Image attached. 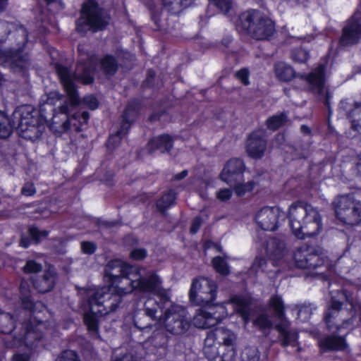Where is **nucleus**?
Wrapping results in <instances>:
<instances>
[{"instance_id": "nucleus-43", "label": "nucleus", "mask_w": 361, "mask_h": 361, "mask_svg": "<svg viewBox=\"0 0 361 361\" xmlns=\"http://www.w3.org/2000/svg\"><path fill=\"white\" fill-rule=\"evenodd\" d=\"M291 55L293 61L300 63H305L310 59L309 51L302 48L295 49L292 51Z\"/></svg>"}, {"instance_id": "nucleus-27", "label": "nucleus", "mask_w": 361, "mask_h": 361, "mask_svg": "<svg viewBox=\"0 0 361 361\" xmlns=\"http://www.w3.org/2000/svg\"><path fill=\"white\" fill-rule=\"evenodd\" d=\"M99 66L102 73L108 76L113 77L119 69V63L115 56L106 54L99 60Z\"/></svg>"}, {"instance_id": "nucleus-42", "label": "nucleus", "mask_w": 361, "mask_h": 361, "mask_svg": "<svg viewBox=\"0 0 361 361\" xmlns=\"http://www.w3.org/2000/svg\"><path fill=\"white\" fill-rule=\"evenodd\" d=\"M80 104L92 111L96 110L99 106V100L93 94L85 95L82 99H80Z\"/></svg>"}, {"instance_id": "nucleus-12", "label": "nucleus", "mask_w": 361, "mask_h": 361, "mask_svg": "<svg viewBox=\"0 0 361 361\" xmlns=\"http://www.w3.org/2000/svg\"><path fill=\"white\" fill-rule=\"evenodd\" d=\"M269 307L274 312V316L279 321L274 329L278 332L279 343L283 348L295 347L298 344L299 333L291 329V322L286 317V307L281 296L273 295L269 300Z\"/></svg>"}, {"instance_id": "nucleus-54", "label": "nucleus", "mask_w": 361, "mask_h": 361, "mask_svg": "<svg viewBox=\"0 0 361 361\" xmlns=\"http://www.w3.org/2000/svg\"><path fill=\"white\" fill-rule=\"evenodd\" d=\"M202 223V218L200 216H196L191 222L190 233L191 234H196L198 232Z\"/></svg>"}, {"instance_id": "nucleus-58", "label": "nucleus", "mask_w": 361, "mask_h": 361, "mask_svg": "<svg viewBox=\"0 0 361 361\" xmlns=\"http://www.w3.org/2000/svg\"><path fill=\"white\" fill-rule=\"evenodd\" d=\"M32 239H30V236H21L20 239V246L23 248H27L31 245Z\"/></svg>"}, {"instance_id": "nucleus-4", "label": "nucleus", "mask_w": 361, "mask_h": 361, "mask_svg": "<svg viewBox=\"0 0 361 361\" xmlns=\"http://www.w3.org/2000/svg\"><path fill=\"white\" fill-rule=\"evenodd\" d=\"M54 68L66 96L57 92H51L47 97V103L54 104V99H56V102H59L56 109V114L67 116L70 107L79 106L80 104V97L75 80L82 85H92L95 81L96 66L92 61H82L78 63L76 71L72 73L69 67L57 62Z\"/></svg>"}, {"instance_id": "nucleus-10", "label": "nucleus", "mask_w": 361, "mask_h": 361, "mask_svg": "<svg viewBox=\"0 0 361 361\" xmlns=\"http://www.w3.org/2000/svg\"><path fill=\"white\" fill-rule=\"evenodd\" d=\"M109 25L104 10L97 0H85L81 5L80 17L75 21V30L81 35L88 31L97 32L104 30Z\"/></svg>"}, {"instance_id": "nucleus-3", "label": "nucleus", "mask_w": 361, "mask_h": 361, "mask_svg": "<svg viewBox=\"0 0 361 361\" xmlns=\"http://www.w3.org/2000/svg\"><path fill=\"white\" fill-rule=\"evenodd\" d=\"M217 293L218 285L214 280L204 276L192 279L188 295L190 303L200 307L193 317L196 328H212L226 317L225 306L215 302Z\"/></svg>"}, {"instance_id": "nucleus-40", "label": "nucleus", "mask_w": 361, "mask_h": 361, "mask_svg": "<svg viewBox=\"0 0 361 361\" xmlns=\"http://www.w3.org/2000/svg\"><path fill=\"white\" fill-rule=\"evenodd\" d=\"M317 307L311 303H303L298 307V317L303 320H308L310 319L313 314V310H316Z\"/></svg>"}, {"instance_id": "nucleus-15", "label": "nucleus", "mask_w": 361, "mask_h": 361, "mask_svg": "<svg viewBox=\"0 0 361 361\" xmlns=\"http://www.w3.org/2000/svg\"><path fill=\"white\" fill-rule=\"evenodd\" d=\"M265 256H256L254 259L253 267L257 271L268 272L267 269L268 260L273 267H276L281 262L286 252L285 243L276 237H268L262 243Z\"/></svg>"}, {"instance_id": "nucleus-50", "label": "nucleus", "mask_w": 361, "mask_h": 361, "mask_svg": "<svg viewBox=\"0 0 361 361\" xmlns=\"http://www.w3.org/2000/svg\"><path fill=\"white\" fill-rule=\"evenodd\" d=\"M235 77L240 82L247 86L250 85V71L247 68H242L235 73Z\"/></svg>"}, {"instance_id": "nucleus-29", "label": "nucleus", "mask_w": 361, "mask_h": 361, "mask_svg": "<svg viewBox=\"0 0 361 361\" xmlns=\"http://www.w3.org/2000/svg\"><path fill=\"white\" fill-rule=\"evenodd\" d=\"M177 193L174 190L170 189L164 192L157 201L156 207L161 213L166 212L169 208L174 206L176 203Z\"/></svg>"}, {"instance_id": "nucleus-20", "label": "nucleus", "mask_w": 361, "mask_h": 361, "mask_svg": "<svg viewBox=\"0 0 361 361\" xmlns=\"http://www.w3.org/2000/svg\"><path fill=\"white\" fill-rule=\"evenodd\" d=\"M284 219V214H281L279 207H264L255 215V220L264 231H274L279 226V219Z\"/></svg>"}, {"instance_id": "nucleus-41", "label": "nucleus", "mask_w": 361, "mask_h": 361, "mask_svg": "<svg viewBox=\"0 0 361 361\" xmlns=\"http://www.w3.org/2000/svg\"><path fill=\"white\" fill-rule=\"evenodd\" d=\"M253 324L258 327L259 330L263 331L274 328L272 322L266 314L259 315L254 321Z\"/></svg>"}, {"instance_id": "nucleus-32", "label": "nucleus", "mask_w": 361, "mask_h": 361, "mask_svg": "<svg viewBox=\"0 0 361 361\" xmlns=\"http://www.w3.org/2000/svg\"><path fill=\"white\" fill-rule=\"evenodd\" d=\"M288 121V116L285 112L269 116L265 122L268 130L276 131L280 128L285 126Z\"/></svg>"}, {"instance_id": "nucleus-28", "label": "nucleus", "mask_w": 361, "mask_h": 361, "mask_svg": "<svg viewBox=\"0 0 361 361\" xmlns=\"http://www.w3.org/2000/svg\"><path fill=\"white\" fill-rule=\"evenodd\" d=\"M195 0H162L164 8L170 15L178 16L184 9L192 6Z\"/></svg>"}, {"instance_id": "nucleus-55", "label": "nucleus", "mask_w": 361, "mask_h": 361, "mask_svg": "<svg viewBox=\"0 0 361 361\" xmlns=\"http://www.w3.org/2000/svg\"><path fill=\"white\" fill-rule=\"evenodd\" d=\"M166 114H168V111L166 109H161L160 111H154L149 116L148 121L152 123L158 121L161 119V118L163 116Z\"/></svg>"}, {"instance_id": "nucleus-2", "label": "nucleus", "mask_w": 361, "mask_h": 361, "mask_svg": "<svg viewBox=\"0 0 361 361\" xmlns=\"http://www.w3.org/2000/svg\"><path fill=\"white\" fill-rule=\"evenodd\" d=\"M56 102L54 99V104H48L47 102L40 104L39 109H36L30 104L19 106L14 110L11 118L0 111V139L9 137L16 125L19 136L22 138L32 142L39 139L44 132L47 123L46 105L50 106L51 110L53 111L54 119L60 116H63L65 121L63 122V126L64 128H69L72 124L76 131H81L82 127L88 123L89 112L83 111L71 114L72 111L78 107L71 106L67 116L63 114H56V109L59 106L56 105Z\"/></svg>"}, {"instance_id": "nucleus-21", "label": "nucleus", "mask_w": 361, "mask_h": 361, "mask_svg": "<svg viewBox=\"0 0 361 361\" xmlns=\"http://www.w3.org/2000/svg\"><path fill=\"white\" fill-rule=\"evenodd\" d=\"M267 141L264 133L259 130L252 131L245 142V151L248 157L254 159L263 157L267 149Z\"/></svg>"}, {"instance_id": "nucleus-18", "label": "nucleus", "mask_w": 361, "mask_h": 361, "mask_svg": "<svg viewBox=\"0 0 361 361\" xmlns=\"http://www.w3.org/2000/svg\"><path fill=\"white\" fill-rule=\"evenodd\" d=\"M361 39V11L356 10L342 29L339 44L346 47L357 44Z\"/></svg>"}, {"instance_id": "nucleus-35", "label": "nucleus", "mask_w": 361, "mask_h": 361, "mask_svg": "<svg viewBox=\"0 0 361 361\" xmlns=\"http://www.w3.org/2000/svg\"><path fill=\"white\" fill-rule=\"evenodd\" d=\"M242 182L243 181L238 182L231 186L233 188V191L238 197H243L247 192H252L256 185L254 180H249L247 183Z\"/></svg>"}, {"instance_id": "nucleus-24", "label": "nucleus", "mask_w": 361, "mask_h": 361, "mask_svg": "<svg viewBox=\"0 0 361 361\" xmlns=\"http://www.w3.org/2000/svg\"><path fill=\"white\" fill-rule=\"evenodd\" d=\"M329 331L331 332V335H327L319 341L318 346L320 350L322 353L346 350L348 348V344L345 336H338L339 331L334 333L335 329Z\"/></svg>"}, {"instance_id": "nucleus-36", "label": "nucleus", "mask_w": 361, "mask_h": 361, "mask_svg": "<svg viewBox=\"0 0 361 361\" xmlns=\"http://www.w3.org/2000/svg\"><path fill=\"white\" fill-rule=\"evenodd\" d=\"M27 234L30 239L35 244L39 243L43 239L48 237L49 231L47 230H40L35 226H31L28 228Z\"/></svg>"}, {"instance_id": "nucleus-48", "label": "nucleus", "mask_w": 361, "mask_h": 361, "mask_svg": "<svg viewBox=\"0 0 361 361\" xmlns=\"http://www.w3.org/2000/svg\"><path fill=\"white\" fill-rule=\"evenodd\" d=\"M152 339L154 345L158 347L164 348L168 345L169 338L164 332H154Z\"/></svg>"}, {"instance_id": "nucleus-22", "label": "nucleus", "mask_w": 361, "mask_h": 361, "mask_svg": "<svg viewBox=\"0 0 361 361\" xmlns=\"http://www.w3.org/2000/svg\"><path fill=\"white\" fill-rule=\"evenodd\" d=\"M58 281V273L53 266L44 270L42 274L32 279V286L39 293L51 291Z\"/></svg>"}, {"instance_id": "nucleus-52", "label": "nucleus", "mask_w": 361, "mask_h": 361, "mask_svg": "<svg viewBox=\"0 0 361 361\" xmlns=\"http://www.w3.org/2000/svg\"><path fill=\"white\" fill-rule=\"evenodd\" d=\"M36 193V188L33 183L26 182L21 188V194L25 197L34 196Z\"/></svg>"}, {"instance_id": "nucleus-39", "label": "nucleus", "mask_w": 361, "mask_h": 361, "mask_svg": "<svg viewBox=\"0 0 361 361\" xmlns=\"http://www.w3.org/2000/svg\"><path fill=\"white\" fill-rule=\"evenodd\" d=\"M28 63L27 59L23 53L16 61H15L9 67L16 73H24L27 71V66Z\"/></svg>"}, {"instance_id": "nucleus-46", "label": "nucleus", "mask_w": 361, "mask_h": 361, "mask_svg": "<svg viewBox=\"0 0 361 361\" xmlns=\"http://www.w3.org/2000/svg\"><path fill=\"white\" fill-rule=\"evenodd\" d=\"M209 1L224 13H228L233 7L232 0H209Z\"/></svg>"}, {"instance_id": "nucleus-13", "label": "nucleus", "mask_w": 361, "mask_h": 361, "mask_svg": "<svg viewBox=\"0 0 361 361\" xmlns=\"http://www.w3.org/2000/svg\"><path fill=\"white\" fill-rule=\"evenodd\" d=\"M142 104L140 99L134 98L129 100L119 119V126L115 134L110 135L106 141L108 147H118L123 138L128 135L133 125L140 116Z\"/></svg>"}, {"instance_id": "nucleus-45", "label": "nucleus", "mask_w": 361, "mask_h": 361, "mask_svg": "<svg viewBox=\"0 0 361 361\" xmlns=\"http://www.w3.org/2000/svg\"><path fill=\"white\" fill-rule=\"evenodd\" d=\"M42 269V264L34 259L27 260L23 268L25 274H37L40 272Z\"/></svg>"}, {"instance_id": "nucleus-44", "label": "nucleus", "mask_w": 361, "mask_h": 361, "mask_svg": "<svg viewBox=\"0 0 361 361\" xmlns=\"http://www.w3.org/2000/svg\"><path fill=\"white\" fill-rule=\"evenodd\" d=\"M156 72L153 68H148L146 77L142 82L143 88L153 89L155 87Z\"/></svg>"}, {"instance_id": "nucleus-7", "label": "nucleus", "mask_w": 361, "mask_h": 361, "mask_svg": "<svg viewBox=\"0 0 361 361\" xmlns=\"http://www.w3.org/2000/svg\"><path fill=\"white\" fill-rule=\"evenodd\" d=\"M287 217L293 235L298 239L315 236L322 228L319 211L304 201L293 203L288 209Z\"/></svg>"}, {"instance_id": "nucleus-23", "label": "nucleus", "mask_w": 361, "mask_h": 361, "mask_svg": "<svg viewBox=\"0 0 361 361\" xmlns=\"http://www.w3.org/2000/svg\"><path fill=\"white\" fill-rule=\"evenodd\" d=\"M175 139L169 133H162L150 138L146 145L148 154H152L156 151L161 154H169L174 146Z\"/></svg>"}, {"instance_id": "nucleus-26", "label": "nucleus", "mask_w": 361, "mask_h": 361, "mask_svg": "<svg viewBox=\"0 0 361 361\" xmlns=\"http://www.w3.org/2000/svg\"><path fill=\"white\" fill-rule=\"evenodd\" d=\"M230 302L235 308L236 312L244 319H247L250 315L252 298L249 295L235 294L231 297Z\"/></svg>"}, {"instance_id": "nucleus-34", "label": "nucleus", "mask_w": 361, "mask_h": 361, "mask_svg": "<svg viewBox=\"0 0 361 361\" xmlns=\"http://www.w3.org/2000/svg\"><path fill=\"white\" fill-rule=\"evenodd\" d=\"M212 264L216 272L222 275L228 276L230 274V268L226 260L221 257L216 256L212 259Z\"/></svg>"}, {"instance_id": "nucleus-51", "label": "nucleus", "mask_w": 361, "mask_h": 361, "mask_svg": "<svg viewBox=\"0 0 361 361\" xmlns=\"http://www.w3.org/2000/svg\"><path fill=\"white\" fill-rule=\"evenodd\" d=\"M80 245L82 253L88 255L94 254L97 249V244L92 241H82Z\"/></svg>"}, {"instance_id": "nucleus-14", "label": "nucleus", "mask_w": 361, "mask_h": 361, "mask_svg": "<svg viewBox=\"0 0 361 361\" xmlns=\"http://www.w3.org/2000/svg\"><path fill=\"white\" fill-rule=\"evenodd\" d=\"M336 218L343 224L357 226L361 223V202L353 194L338 195L333 202Z\"/></svg>"}, {"instance_id": "nucleus-60", "label": "nucleus", "mask_w": 361, "mask_h": 361, "mask_svg": "<svg viewBox=\"0 0 361 361\" xmlns=\"http://www.w3.org/2000/svg\"><path fill=\"white\" fill-rule=\"evenodd\" d=\"M212 247L219 248L220 247L212 240H206L203 243V249L204 250H208Z\"/></svg>"}, {"instance_id": "nucleus-9", "label": "nucleus", "mask_w": 361, "mask_h": 361, "mask_svg": "<svg viewBox=\"0 0 361 361\" xmlns=\"http://www.w3.org/2000/svg\"><path fill=\"white\" fill-rule=\"evenodd\" d=\"M236 30L257 40H269L276 32L275 23L257 9H248L238 16Z\"/></svg>"}, {"instance_id": "nucleus-57", "label": "nucleus", "mask_w": 361, "mask_h": 361, "mask_svg": "<svg viewBox=\"0 0 361 361\" xmlns=\"http://www.w3.org/2000/svg\"><path fill=\"white\" fill-rule=\"evenodd\" d=\"M31 359V353H17L12 357V361H30Z\"/></svg>"}, {"instance_id": "nucleus-33", "label": "nucleus", "mask_w": 361, "mask_h": 361, "mask_svg": "<svg viewBox=\"0 0 361 361\" xmlns=\"http://www.w3.org/2000/svg\"><path fill=\"white\" fill-rule=\"evenodd\" d=\"M23 53L21 49L0 50V62L4 66H9Z\"/></svg>"}, {"instance_id": "nucleus-16", "label": "nucleus", "mask_w": 361, "mask_h": 361, "mask_svg": "<svg viewBox=\"0 0 361 361\" xmlns=\"http://www.w3.org/2000/svg\"><path fill=\"white\" fill-rule=\"evenodd\" d=\"M295 266L302 269H315L322 267L326 258L319 247L304 244L293 254Z\"/></svg>"}, {"instance_id": "nucleus-6", "label": "nucleus", "mask_w": 361, "mask_h": 361, "mask_svg": "<svg viewBox=\"0 0 361 361\" xmlns=\"http://www.w3.org/2000/svg\"><path fill=\"white\" fill-rule=\"evenodd\" d=\"M86 294L89 310L84 313L83 322L90 334H99V317L115 312L121 304L114 307L117 298L111 288H109V284L104 283L102 287L90 288L87 290Z\"/></svg>"}, {"instance_id": "nucleus-17", "label": "nucleus", "mask_w": 361, "mask_h": 361, "mask_svg": "<svg viewBox=\"0 0 361 361\" xmlns=\"http://www.w3.org/2000/svg\"><path fill=\"white\" fill-rule=\"evenodd\" d=\"M310 85V92L317 97L320 102L330 110L331 94L329 88L325 87L326 72L323 66H320L305 76Z\"/></svg>"}, {"instance_id": "nucleus-1", "label": "nucleus", "mask_w": 361, "mask_h": 361, "mask_svg": "<svg viewBox=\"0 0 361 361\" xmlns=\"http://www.w3.org/2000/svg\"><path fill=\"white\" fill-rule=\"evenodd\" d=\"M103 281L109 284L115 293L116 302L121 304L123 297L136 290L153 297L147 298L143 305L145 314L149 319L157 317V313L171 303V296L163 287V280L155 271L140 275V268L120 259H110L104 270Z\"/></svg>"}, {"instance_id": "nucleus-37", "label": "nucleus", "mask_w": 361, "mask_h": 361, "mask_svg": "<svg viewBox=\"0 0 361 361\" xmlns=\"http://www.w3.org/2000/svg\"><path fill=\"white\" fill-rule=\"evenodd\" d=\"M20 299L21 307L31 314H34L37 311V305H40L42 307H44V305L40 302H35L32 296L20 297Z\"/></svg>"}, {"instance_id": "nucleus-61", "label": "nucleus", "mask_w": 361, "mask_h": 361, "mask_svg": "<svg viewBox=\"0 0 361 361\" xmlns=\"http://www.w3.org/2000/svg\"><path fill=\"white\" fill-rule=\"evenodd\" d=\"M151 18L157 26H159V22L160 21V13L158 11L151 10Z\"/></svg>"}, {"instance_id": "nucleus-30", "label": "nucleus", "mask_w": 361, "mask_h": 361, "mask_svg": "<svg viewBox=\"0 0 361 361\" xmlns=\"http://www.w3.org/2000/svg\"><path fill=\"white\" fill-rule=\"evenodd\" d=\"M274 72L280 81L289 82L295 77V70L283 62H279L274 65Z\"/></svg>"}, {"instance_id": "nucleus-62", "label": "nucleus", "mask_w": 361, "mask_h": 361, "mask_svg": "<svg viewBox=\"0 0 361 361\" xmlns=\"http://www.w3.org/2000/svg\"><path fill=\"white\" fill-rule=\"evenodd\" d=\"M300 132L303 135H309L310 137L312 136V130L310 128L305 124L301 125L300 126Z\"/></svg>"}, {"instance_id": "nucleus-53", "label": "nucleus", "mask_w": 361, "mask_h": 361, "mask_svg": "<svg viewBox=\"0 0 361 361\" xmlns=\"http://www.w3.org/2000/svg\"><path fill=\"white\" fill-rule=\"evenodd\" d=\"M232 190L229 188L220 189L216 192V197L222 202H226L231 198Z\"/></svg>"}, {"instance_id": "nucleus-47", "label": "nucleus", "mask_w": 361, "mask_h": 361, "mask_svg": "<svg viewBox=\"0 0 361 361\" xmlns=\"http://www.w3.org/2000/svg\"><path fill=\"white\" fill-rule=\"evenodd\" d=\"M57 361H80V359L75 350H65L61 353Z\"/></svg>"}, {"instance_id": "nucleus-63", "label": "nucleus", "mask_w": 361, "mask_h": 361, "mask_svg": "<svg viewBox=\"0 0 361 361\" xmlns=\"http://www.w3.org/2000/svg\"><path fill=\"white\" fill-rule=\"evenodd\" d=\"M350 128L353 130L359 133L361 130V125L359 121L355 119L352 120L350 122Z\"/></svg>"}, {"instance_id": "nucleus-49", "label": "nucleus", "mask_w": 361, "mask_h": 361, "mask_svg": "<svg viewBox=\"0 0 361 361\" xmlns=\"http://www.w3.org/2000/svg\"><path fill=\"white\" fill-rule=\"evenodd\" d=\"M147 250L144 247L133 249L129 254L130 259L135 261H142L147 257Z\"/></svg>"}, {"instance_id": "nucleus-31", "label": "nucleus", "mask_w": 361, "mask_h": 361, "mask_svg": "<svg viewBox=\"0 0 361 361\" xmlns=\"http://www.w3.org/2000/svg\"><path fill=\"white\" fill-rule=\"evenodd\" d=\"M343 295H344L346 302L350 305V313H352L350 318L343 321V325L344 326L343 327H349L350 326L353 325L357 313V310H361V303L354 299L351 295L348 294L346 290L343 292Z\"/></svg>"}, {"instance_id": "nucleus-38", "label": "nucleus", "mask_w": 361, "mask_h": 361, "mask_svg": "<svg viewBox=\"0 0 361 361\" xmlns=\"http://www.w3.org/2000/svg\"><path fill=\"white\" fill-rule=\"evenodd\" d=\"M240 358L241 361H259V350L255 347H245L241 352Z\"/></svg>"}, {"instance_id": "nucleus-5", "label": "nucleus", "mask_w": 361, "mask_h": 361, "mask_svg": "<svg viewBox=\"0 0 361 361\" xmlns=\"http://www.w3.org/2000/svg\"><path fill=\"white\" fill-rule=\"evenodd\" d=\"M43 322L37 319H29L20 324L18 328L17 320L13 314L0 312V333L11 334L10 339L4 338V343L7 348L13 349L22 346L32 348L42 341L45 336L42 329Z\"/></svg>"}, {"instance_id": "nucleus-8", "label": "nucleus", "mask_w": 361, "mask_h": 361, "mask_svg": "<svg viewBox=\"0 0 361 361\" xmlns=\"http://www.w3.org/2000/svg\"><path fill=\"white\" fill-rule=\"evenodd\" d=\"M235 336L224 327H215L207 334L203 353L208 361H233L237 354Z\"/></svg>"}, {"instance_id": "nucleus-25", "label": "nucleus", "mask_w": 361, "mask_h": 361, "mask_svg": "<svg viewBox=\"0 0 361 361\" xmlns=\"http://www.w3.org/2000/svg\"><path fill=\"white\" fill-rule=\"evenodd\" d=\"M343 305V302L337 300L334 297H331L329 304L324 313V321L328 331H334V329H335L334 333H337L340 331L342 328H344L343 323L338 324L336 322V317L342 310Z\"/></svg>"}, {"instance_id": "nucleus-64", "label": "nucleus", "mask_w": 361, "mask_h": 361, "mask_svg": "<svg viewBox=\"0 0 361 361\" xmlns=\"http://www.w3.org/2000/svg\"><path fill=\"white\" fill-rule=\"evenodd\" d=\"M8 5V0H0V13L6 11Z\"/></svg>"}, {"instance_id": "nucleus-59", "label": "nucleus", "mask_w": 361, "mask_h": 361, "mask_svg": "<svg viewBox=\"0 0 361 361\" xmlns=\"http://www.w3.org/2000/svg\"><path fill=\"white\" fill-rule=\"evenodd\" d=\"M188 175V171L186 169H184L182 171H180V173L175 174L172 178V180L173 181L181 180L184 179L185 177H187Z\"/></svg>"}, {"instance_id": "nucleus-56", "label": "nucleus", "mask_w": 361, "mask_h": 361, "mask_svg": "<svg viewBox=\"0 0 361 361\" xmlns=\"http://www.w3.org/2000/svg\"><path fill=\"white\" fill-rule=\"evenodd\" d=\"M20 297L32 296L30 286L27 282L23 281L19 286Z\"/></svg>"}, {"instance_id": "nucleus-11", "label": "nucleus", "mask_w": 361, "mask_h": 361, "mask_svg": "<svg viewBox=\"0 0 361 361\" xmlns=\"http://www.w3.org/2000/svg\"><path fill=\"white\" fill-rule=\"evenodd\" d=\"M151 319L154 322H163L166 331L176 336L185 334L192 326L187 308L174 304L171 300L166 308L159 310L156 318Z\"/></svg>"}, {"instance_id": "nucleus-19", "label": "nucleus", "mask_w": 361, "mask_h": 361, "mask_svg": "<svg viewBox=\"0 0 361 361\" xmlns=\"http://www.w3.org/2000/svg\"><path fill=\"white\" fill-rule=\"evenodd\" d=\"M246 166L244 161L240 158H231L226 161L219 178L230 186L244 180V172Z\"/></svg>"}]
</instances>
